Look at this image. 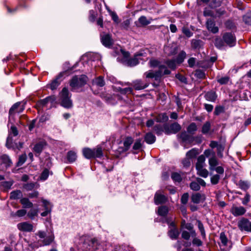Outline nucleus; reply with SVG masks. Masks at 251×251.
I'll return each mask as SVG.
<instances>
[{
	"instance_id": "obj_1",
	"label": "nucleus",
	"mask_w": 251,
	"mask_h": 251,
	"mask_svg": "<svg viewBox=\"0 0 251 251\" xmlns=\"http://www.w3.org/2000/svg\"><path fill=\"white\" fill-rule=\"evenodd\" d=\"M171 72L167 69L165 65H160L158 71L153 72L150 71L145 73V75L147 78H154L158 80L164 75H169Z\"/></svg>"
},
{
	"instance_id": "obj_2",
	"label": "nucleus",
	"mask_w": 251,
	"mask_h": 251,
	"mask_svg": "<svg viewBox=\"0 0 251 251\" xmlns=\"http://www.w3.org/2000/svg\"><path fill=\"white\" fill-rule=\"evenodd\" d=\"M60 104L66 108H70L73 106V103L68 89L64 87L59 94Z\"/></svg>"
},
{
	"instance_id": "obj_3",
	"label": "nucleus",
	"mask_w": 251,
	"mask_h": 251,
	"mask_svg": "<svg viewBox=\"0 0 251 251\" xmlns=\"http://www.w3.org/2000/svg\"><path fill=\"white\" fill-rule=\"evenodd\" d=\"M83 154L87 159H91L92 158H100L103 156L102 148L100 147L91 149L90 148H84L82 151Z\"/></svg>"
},
{
	"instance_id": "obj_4",
	"label": "nucleus",
	"mask_w": 251,
	"mask_h": 251,
	"mask_svg": "<svg viewBox=\"0 0 251 251\" xmlns=\"http://www.w3.org/2000/svg\"><path fill=\"white\" fill-rule=\"evenodd\" d=\"M87 80L88 77L85 75H75L70 80V85L74 89L81 87L86 84Z\"/></svg>"
},
{
	"instance_id": "obj_5",
	"label": "nucleus",
	"mask_w": 251,
	"mask_h": 251,
	"mask_svg": "<svg viewBox=\"0 0 251 251\" xmlns=\"http://www.w3.org/2000/svg\"><path fill=\"white\" fill-rule=\"evenodd\" d=\"M181 126L177 123L175 122L170 125L164 126V132L166 134H175L181 130Z\"/></svg>"
},
{
	"instance_id": "obj_6",
	"label": "nucleus",
	"mask_w": 251,
	"mask_h": 251,
	"mask_svg": "<svg viewBox=\"0 0 251 251\" xmlns=\"http://www.w3.org/2000/svg\"><path fill=\"white\" fill-rule=\"evenodd\" d=\"M25 103L22 104L21 102H17L14 104L9 111V118H13L16 113H21L25 109Z\"/></svg>"
},
{
	"instance_id": "obj_7",
	"label": "nucleus",
	"mask_w": 251,
	"mask_h": 251,
	"mask_svg": "<svg viewBox=\"0 0 251 251\" xmlns=\"http://www.w3.org/2000/svg\"><path fill=\"white\" fill-rule=\"evenodd\" d=\"M154 201L156 204L158 205L165 203L168 201V199L166 196L162 194L160 190H159L155 194Z\"/></svg>"
},
{
	"instance_id": "obj_8",
	"label": "nucleus",
	"mask_w": 251,
	"mask_h": 251,
	"mask_svg": "<svg viewBox=\"0 0 251 251\" xmlns=\"http://www.w3.org/2000/svg\"><path fill=\"white\" fill-rule=\"evenodd\" d=\"M223 40L230 47L234 46L236 43V38L231 33H224L223 36Z\"/></svg>"
},
{
	"instance_id": "obj_9",
	"label": "nucleus",
	"mask_w": 251,
	"mask_h": 251,
	"mask_svg": "<svg viewBox=\"0 0 251 251\" xmlns=\"http://www.w3.org/2000/svg\"><path fill=\"white\" fill-rule=\"evenodd\" d=\"M238 225L241 230L251 232V222L248 219H242L238 222Z\"/></svg>"
},
{
	"instance_id": "obj_10",
	"label": "nucleus",
	"mask_w": 251,
	"mask_h": 251,
	"mask_svg": "<svg viewBox=\"0 0 251 251\" xmlns=\"http://www.w3.org/2000/svg\"><path fill=\"white\" fill-rule=\"evenodd\" d=\"M100 40L102 44L105 47L110 48L113 45V40L111 36L109 34H102L100 35Z\"/></svg>"
},
{
	"instance_id": "obj_11",
	"label": "nucleus",
	"mask_w": 251,
	"mask_h": 251,
	"mask_svg": "<svg viewBox=\"0 0 251 251\" xmlns=\"http://www.w3.org/2000/svg\"><path fill=\"white\" fill-rule=\"evenodd\" d=\"M47 146L46 141L45 140L41 141L35 144L33 148V151L36 156H39Z\"/></svg>"
},
{
	"instance_id": "obj_12",
	"label": "nucleus",
	"mask_w": 251,
	"mask_h": 251,
	"mask_svg": "<svg viewBox=\"0 0 251 251\" xmlns=\"http://www.w3.org/2000/svg\"><path fill=\"white\" fill-rule=\"evenodd\" d=\"M56 100L55 96H50L47 97L46 98L39 100L37 103V106L38 107H44L47 106V104L50 102L52 104Z\"/></svg>"
},
{
	"instance_id": "obj_13",
	"label": "nucleus",
	"mask_w": 251,
	"mask_h": 251,
	"mask_svg": "<svg viewBox=\"0 0 251 251\" xmlns=\"http://www.w3.org/2000/svg\"><path fill=\"white\" fill-rule=\"evenodd\" d=\"M69 75V71L67 70L62 72H61L56 78L53 80L50 85V88L52 90L56 89L57 87L60 85V81L59 79L62 77L63 75Z\"/></svg>"
},
{
	"instance_id": "obj_14",
	"label": "nucleus",
	"mask_w": 251,
	"mask_h": 251,
	"mask_svg": "<svg viewBox=\"0 0 251 251\" xmlns=\"http://www.w3.org/2000/svg\"><path fill=\"white\" fill-rule=\"evenodd\" d=\"M177 136L182 140L183 142L188 144H192L194 141V137L188 134L186 131L181 132L177 135Z\"/></svg>"
},
{
	"instance_id": "obj_15",
	"label": "nucleus",
	"mask_w": 251,
	"mask_h": 251,
	"mask_svg": "<svg viewBox=\"0 0 251 251\" xmlns=\"http://www.w3.org/2000/svg\"><path fill=\"white\" fill-rule=\"evenodd\" d=\"M206 199L204 194L195 193L192 194L191 196V201L194 203H199L203 202Z\"/></svg>"
},
{
	"instance_id": "obj_16",
	"label": "nucleus",
	"mask_w": 251,
	"mask_h": 251,
	"mask_svg": "<svg viewBox=\"0 0 251 251\" xmlns=\"http://www.w3.org/2000/svg\"><path fill=\"white\" fill-rule=\"evenodd\" d=\"M246 212V209L243 206L233 205L230 209V212L234 216H239L244 215Z\"/></svg>"
},
{
	"instance_id": "obj_17",
	"label": "nucleus",
	"mask_w": 251,
	"mask_h": 251,
	"mask_svg": "<svg viewBox=\"0 0 251 251\" xmlns=\"http://www.w3.org/2000/svg\"><path fill=\"white\" fill-rule=\"evenodd\" d=\"M207 29L208 31L213 33H216L219 31V28L217 26H215V22L211 19H208L206 23Z\"/></svg>"
},
{
	"instance_id": "obj_18",
	"label": "nucleus",
	"mask_w": 251,
	"mask_h": 251,
	"mask_svg": "<svg viewBox=\"0 0 251 251\" xmlns=\"http://www.w3.org/2000/svg\"><path fill=\"white\" fill-rule=\"evenodd\" d=\"M18 227L20 230L26 232L31 231L33 229V226L27 222H23L18 225Z\"/></svg>"
},
{
	"instance_id": "obj_19",
	"label": "nucleus",
	"mask_w": 251,
	"mask_h": 251,
	"mask_svg": "<svg viewBox=\"0 0 251 251\" xmlns=\"http://www.w3.org/2000/svg\"><path fill=\"white\" fill-rule=\"evenodd\" d=\"M209 169L214 171L215 167L218 164V160L215 156V152L213 153V156L209 159Z\"/></svg>"
},
{
	"instance_id": "obj_20",
	"label": "nucleus",
	"mask_w": 251,
	"mask_h": 251,
	"mask_svg": "<svg viewBox=\"0 0 251 251\" xmlns=\"http://www.w3.org/2000/svg\"><path fill=\"white\" fill-rule=\"evenodd\" d=\"M0 159L1 163L3 164L6 168L10 167L12 164V162L9 157L6 154H3L0 156Z\"/></svg>"
},
{
	"instance_id": "obj_21",
	"label": "nucleus",
	"mask_w": 251,
	"mask_h": 251,
	"mask_svg": "<svg viewBox=\"0 0 251 251\" xmlns=\"http://www.w3.org/2000/svg\"><path fill=\"white\" fill-rule=\"evenodd\" d=\"M133 86L135 90H142L147 87L148 85L140 80H137L133 82Z\"/></svg>"
},
{
	"instance_id": "obj_22",
	"label": "nucleus",
	"mask_w": 251,
	"mask_h": 251,
	"mask_svg": "<svg viewBox=\"0 0 251 251\" xmlns=\"http://www.w3.org/2000/svg\"><path fill=\"white\" fill-rule=\"evenodd\" d=\"M133 141L134 139L131 136L126 137L124 141V151H128L131 145L133 143Z\"/></svg>"
},
{
	"instance_id": "obj_23",
	"label": "nucleus",
	"mask_w": 251,
	"mask_h": 251,
	"mask_svg": "<svg viewBox=\"0 0 251 251\" xmlns=\"http://www.w3.org/2000/svg\"><path fill=\"white\" fill-rule=\"evenodd\" d=\"M20 203L23 205L24 208H32L33 204L31 202L28 198H22L20 200Z\"/></svg>"
},
{
	"instance_id": "obj_24",
	"label": "nucleus",
	"mask_w": 251,
	"mask_h": 251,
	"mask_svg": "<svg viewBox=\"0 0 251 251\" xmlns=\"http://www.w3.org/2000/svg\"><path fill=\"white\" fill-rule=\"evenodd\" d=\"M141 55L142 53L135 54L133 58H130L127 61V64L128 66L132 67L137 65L139 63L137 56Z\"/></svg>"
},
{
	"instance_id": "obj_25",
	"label": "nucleus",
	"mask_w": 251,
	"mask_h": 251,
	"mask_svg": "<svg viewBox=\"0 0 251 251\" xmlns=\"http://www.w3.org/2000/svg\"><path fill=\"white\" fill-rule=\"evenodd\" d=\"M179 232L177 228H172L168 231V235L172 239H176L178 237Z\"/></svg>"
},
{
	"instance_id": "obj_26",
	"label": "nucleus",
	"mask_w": 251,
	"mask_h": 251,
	"mask_svg": "<svg viewBox=\"0 0 251 251\" xmlns=\"http://www.w3.org/2000/svg\"><path fill=\"white\" fill-rule=\"evenodd\" d=\"M205 157L204 155H200L197 158V161L196 164V169L199 168H203L205 166Z\"/></svg>"
},
{
	"instance_id": "obj_27",
	"label": "nucleus",
	"mask_w": 251,
	"mask_h": 251,
	"mask_svg": "<svg viewBox=\"0 0 251 251\" xmlns=\"http://www.w3.org/2000/svg\"><path fill=\"white\" fill-rule=\"evenodd\" d=\"M204 97L206 100L214 102L216 100L217 96L215 92L209 91L205 94Z\"/></svg>"
},
{
	"instance_id": "obj_28",
	"label": "nucleus",
	"mask_w": 251,
	"mask_h": 251,
	"mask_svg": "<svg viewBox=\"0 0 251 251\" xmlns=\"http://www.w3.org/2000/svg\"><path fill=\"white\" fill-rule=\"evenodd\" d=\"M145 141L149 144H151L155 141V136L151 132L147 133L145 136Z\"/></svg>"
},
{
	"instance_id": "obj_29",
	"label": "nucleus",
	"mask_w": 251,
	"mask_h": 251,
	"mask_svg": "<svg viewBox=\"0 0 251 251\" xmlns=\"http://www.w3.org/2000/svg\"><path fill=\"white\" fill-rule=\"evenodd\" d=\"M203 45V43L201 40L193 39L191 41V46L194 49H200Z\"/></svg>"
},
{
	"instance_id": "obj_30",
	"label": "nucleus",
	"mask_w": 251,
	"mask_h": 251,
	"mask_svg": "<svg viewBox=\"0 0 251 251\" xmlns=\"http://www.w3.org/2000/svg\"><path fill=\"white\" fill-rule=\"evenodd\" d=\"M199 154L198 149L193 148L186 153V157L189 159L195 158Z\"/></svg>"
},
{
	"instance_id": "obj_31",
	"label": "nucleus",
	"mask_w": 251,
	"mask_h": 251,
	"mask_svg": "<svg viewBox=\"0 0 251 251\" xmlns=\"http://www.w3.org/2000/svg\"><path fill=\"white\" fill-rule=\"evenodd\" d=\"M168 120V117L166 113L159 114L155 117V120L157 122H167Z\"/></svg>"
},
{
	"instance_id": "obj_32",
	"label": "nucleus",
	"mask_w": 251,
	"mask_h": 251,
	"mask_svg": "<svg viewBox=\"0 0 251 251\" xmlns=\"http://www.w3.org/2000/svg\"><path fill=\"white\" fill-rule=\"evenodd\" d=\"M93 83L99 87H102L105 85L104 80L101 76H100L94 79Z\"/></svg>"
},
{
	"instance_id": "obj_33",
	"label": "nucleus",
	"mask_w": 251,
	"mask_h": 251,
	"mask_svg": "<svg viewBox=\"0 0 251 251\" xmlns=\"http://www.w3.org/2000/svg\"><path fill=\"white\" fill-rule=\"evenodd\" d=\"M197 126L195 123H191L187 127V131L188 133L193 135L197 130Z\"/></svg>"
},
{
	"instance_id": "obj_34",
	"label": "nucleus",
	"mask_w": 251,
	"mask_h": 251,
	"mask_svg": "<svg viewBox=\"0 0 251 251\" xmlns=\"http://www.w3.org/2000/svg\"><path fill=\"white\" fill-rule=\"evenodd\" d=\"M76 154L75 151H69L67 153V158L69 162H73L75 161L76 159Z\"/></svg>"
},
{
	"instance_id": "obj_35",
	"label": "nucleus",
	"mask_w": 251,
	"mask_h": 251,
	"mask_svg": "<svg viewBox=\"0 0 251 251\" xmlns=\"http://www.w3.org/2000/svg\"><path fill=\"white\" fill-rule=\"evenodd\" d=\"M197 171V174L204 178H206L208 176V171L206 169H204L203 168H199L196 169Z\"/></svg>"
},
{
	"instance_id": "obj_36",
	"label": "nucleus",
	"mask_w": 251,
	"mask_h": 251,
	"mask_svg": "<svg viewBox=\"0 0 251 251\" xmlns=\"http://www.w3.org/2000/svg\"><path fill=\"white\" fill-rule=\"evenodd\" d=\"M22 196V192L20 190H16L10 193V198L13 200H16L20 198Z\"/></svg>"
},
{
	"instance_id": "obj_37",
	"label": "nucleus",
	"mask_w": 251,
	"mask_h": 251,
	"mask_svg": "<svg viewBox=\"0 0 251 251\" xmlns=\"http://www.w3.org/2000/svg\"><path fill=\"white\" fill-rule=\"evenodd\" d=\"M168 212V208L166 206H162L158 209V214L161 216H165Z\"/></svg>"
},
{
	"instance_id": "obj_38",
	"label": "nucleus",
	"mask_w": 251,
	"mask_h": 251,
	"mask_svg": "<svg viewBox=\"0 0 251 251\" xmlns=\"http://www.w3.org/2000/svg\"><path fill=\"white\" fill-rule=\"evenodd\" d=\"M186 56V52L182 50L178 54L177 57L176 59V61L177 62V63H179V64L181 63L184 61Z\"/></svg>"
},
{
	"instance_id": "obj_39",
	"label": "nucleus",
	"mask_w": 251,
	"mask_h": 251,
	"mask_svg": "<svg viewBox=\"0 0 251 251\" xmlns=\"http://www.w3.org/2000/svg\"><path fill=\"white\" fill-rule=\"evenodd\" d=\"M189 186L191 190L195 191H198L201 189V186L197 181H192L190 183Z\"/></svg>"
},
{
	"instance_id": "obj_40",
	"label": "nucleus",
	"mask_w": 251,
	"mask_h": 251,
	"mask_svg": "<svg viewBox=\"0 0 251 251\" xmlns=\"http://www.w3.org/2000/svg\"><path fill=\"white\" fill-rule=\"evenodd\" d=\"M38 209H31L27 213V216L31 219H33L35 216L38 215Z\"/></svg>"
},
{
	"instance_id": "obj_41",
	"label": "nucleus",
	"mask_w": 251,
	"mask_h": 251,
	"mask_svg": "<svg viewBox=\"0 0 251 251\" xmlns=\"http://www.w3.org/2000/svg\"><path fill=\"white\" fill-rule=\"evenodd\" d=\"M54 236L51 234L46 237L44 240H43V243L44 245H49L51 244L54 240Z\"/></svg>"
},
{
	"instance_id": "obj_42",
	"label": "nucleus",
	"mask_w": 251,
	"mask_h": 251,
	"mask_svg": "<svg viewBox=\"0 0 251 251\" xmlns=\"http://www.w3.org/2000/svg\"><path fill=\"white\" fill-rule=\"evenodd\" d=\"M203 15L205 17L210 16V17H214V18H215L217 17V15H215V14L212 10H211L208 8H205L204 10Z\"/></svg>"
},
{
	"instance_id": "obj_43",
	"label": "nucleus",
	"mask_w": 251,
	"mask_h": 251,
	"mask_svg": "<svg viewBox=\"0 0 251 251\" xmlns=\"http://www.w3.org/2000/svg\"><path fill=\"white\" fill-rule=\"evenodd\" d=\"M198 223V228L201 232V235L202 236L203 238L205 237V232L204 230V226L201 223V222L200 220H197Z\"/></svg>"
},
{
	"instance_id": "obj_44",
	"label": "nucleus",
	"mask_w": 251,
	"mask_h": 251,
	"mask_svg": "<svg viewBox=\"0 0 251 251\" xmlns=\"http://www.w3.org/2000/svg\"><path fill=\"white\" fill-rule=\"evenodd\" d=\"M27 156L25 153L21 155L19 157V160L17 162V166H22L26 161Z\"/></svg>"
},
{
	"instance_id": "obj_45",
	"label": "nucleus",
	"mask_w": 251,
	"mask_h": 251,
	"mask_svg": "<svg viewBox=\"0 0 251 251\" xmlns=\"http://www.w3.org/2000/svg\"><path fill=\"white\" fill-rule=\"evenodd\" d=\"M211 125L209 122H206L202 126L201 132L203 134L207 133L210 129Z\"/></svg>"
},
{
	"instance_id": "obj_46",
	"label": "nucleus",
	"mask_w": 251,
	"mask_h": 251,
	"mask_svg": "<svg viewBox=\"0 0 251 251\" xmlns=\"http://www.w3.org/2000/svg\"><path fill=\"white\" fill-rule=\"evenodd\" d=\"M142 146V139H138L136 140L132 149L134 150H137L140 149Z\"/></svg>"
},
{
	"instance_id": "obj_47",
	"label": "nucleus",
	"mask_w": 251,
	"mask_h": 251,
	"mask_svg": "<svg viewBox=\"0 0 251 251\" xmlns=\"http://www.w3.org/2000/svg\"><path fill=\"white\" fill-rule=\"evenodd\" d=\"M138 21L139 23L143 26H145L150 24V21L148 20L147 18L144 16L140 17Z\"/></svg>"
},
{
	"instance_id": "obj_48",
	"label": "nucleus",
	"mask_w": 251,
	"mask_h": 251,
	"mask_svg": "<svg viewBox=\"0 0 251 251\" xmlns=\"http://www.w3.org/2000/svg\"><path fill=\"white\" fill-rule=\"evenodd\" d=\"M172 178L175 181L179 182L182 180V177L180 175L177 173H173L171 175Z\"/></svg>"
},
{
	"instance_id": "obj_49",
	"label": "nucleus",
	"mask_w": 251,
	"mask_h": 251,
	"mask_svg": "<svg viewBox=\"0 0 251 251\" xmlns=\"http://www.w3.org/2000/svg\"><path fill=\"white\" fill-rule=\"evenodd\" d=\"M239 187L244 190H247L249 187V185L247 181L240 180L238 182Z\"/></svg>"
},
{
	"instance_id": "obj_50",
	"label": "nucleus",
	"mask_w": 251,
	"mask_h": 251,
	"mask_svg": "<svg viewBox=\"0 0 251 251\" xmlns=\"http://www.w3.org/2000/svg\"><path fill=\"white\" fill-rule=\"evenodd\" d=\"M220 239L224 246H226L227 245L228 239L224 232L220 233Z\"/></svg>"
},
{
	"instance_id": "obj_51",
	"label": "nucleus",
	"mask_w": 251,
	"mask_h": 251,
	"mask_svg": "<svg viewBox=\"0 0 251 251\" xmlns=\"http://www.w3.org/2000/svg\"><path fill=\"white\" fill-rule=\"evenodd\" d=\"M97 16V12L92 10L89 11V20L91 22H94Z\"/></svg>"
},
{
	"instance_id": "obj_52",
	"label": "nucleus",
	"mask_w": 251,
	"mask_h": 251,
	"mask_svg": "<svg viewBox=\"0 0 251 251\" xmlns=\"http://www.w3.org/2000/svg\"><path fill=\"white\" fill-rule=\"evenodd\" d=\"M220 179V176L219 175H215L211 177L210 181L212 184L216 185L219 183Z\"/></svg>"
},
{
	"instance_id": "obj_53",
	"label": "nucleus",
	"mask_w": 251,
	"mask_h": 251,
	"mask_svg": "<svg viewBox=\"0 0 251 251\" xmlns=\"http://www.w3.org/2000/svg\"><path fill=\"white\" fill-rule=\"evenodd\" d=\"M222 0H212L210 2V6L215 8L221 5Z\"/></svg>"
},
{
	"instance_id": "obj_54",
	"label": "nucleus",
	"mask_w": 251,
	"mask_h": 251,
	"mask_svg": "<svg viewBox=\"0 0 251 251\" xmlns=\"http://www.w3.org/2000/svg\"><path fill=\"white\" fill-rule=\"evenodd\" d=\"M229 80V77L228 76H224L221 78H218L217 79V81L221 84H227Z\"/></svg>"
},
{
	"instance_id": "obj_55",
	"label": "nucleus",
	"mask_w": 251,
	"mask_h": 251,
	"mask_svg": "<svg viewBox=\"0 0 251 251\" xmlns=\"http://www.w3.org/2000/svg\"><path fill=\"white\" fill-rule=\"evenodd\" d=\"M182 31L187 37H190L192 36L193 33L187 27L183 26L182 28Z\"/></svg>"
},
{
	"instance_id": "obj_56",
	"label": "nucleus",
	"mask_w": 251,
	"mask_h": 251,
	"mask_svg": "<svg viewBox=\"0 0 251 251\" xmlns=\"http://www.w3.org/2000/svg\"><path fill=\"white\" fill-rule=\"evenodd\" d=\"M109 13L111 15L112 20L114 21L116 24H118L120 23V20L119 19V17L118 15L115 12H113L112 11L109 10Z\"/></svg>"
},
{
	"instance_id": "obj_57",
	"label": "nucleus",
	"mask_w": 251,
	"mask_h": 251,
	"mask_svg": "<svg viewBox=\"0 0 251 251\" xmlns=\"http://www.w3.org/2000/svg\"><path fill=\"white\" fill-rule=\"evenodd\" d=\"M215 45L217 48L220 49L224 45V43L222 39L220 38H217L215 41Z\"/></svg>"
},
{
	"instance_id": "obj_58",
	"label": "nucleus",
	"mask_w": 251,
	"mask_h": 251,
	"mask_svg": "<svg viewBox=\"0 0 251 251\" xmlns=\"http://www.w3.org/2000/svg\"><path fill=\"white\" fill-rule=\"evenodd\" d=\"M189 196L188 193H184L181 198V202L183 204H186L188 202Z\"/></svg>"
},
{
	"instance_id": "obj_59",
	"label": "nucleus",
	"mask_w": 251,
	"mask_h": 251,
	"mask_svg": "<svg viewBox=\"0 0 251 251\" xmlns=\"http://www.w3.org/2000/svg\"><path fill=\"white\" fill-rule=\"evenodd\" d=\"M166 63L172 69L174 70L176 68V60H168L166 62Z\"/></svg>"
},
{
	"instance_id": "obj_60",
	"label": "nucleus",
	"mask_w": 251,
	"mask_h": 251,
	"mask_svg": "<svg viewBox=\"0 0 251 251\" xmlns=\"http://www.w3.org/2000/svg\"><path fill=\"white\" fill-rule=\"evenodd\" d=\"M224 112V108L221 106H217L214 112V113L216 115H219L221 113Z\"/></svg>"
},
{
	"instance_id": "obj_61",
	"label": "nucleus",
	"mask_w": 251,
	"mask_h": 251,
	"mask_svg": "<svg viewBox=\"0 0 251 251\" xmlns=\"http://www.w3.org/2000/svg\"><path fill=\"white\" fill-rule=\"evenodd\" d=\"M35 186L34 183H26L23 185V188L26 191L32 190Z\"/></svg>"
},
{
	"instance_id": "obj_62",
	"label": "nucleus",
	"mask_w": 251,
	"mask_h": 251,
	"mask_svg": "<svg viewBox=\"0 0 251 251\" xmlns=\"http://www.w3.org/2000/svg\"><path fill=\"white\" fill-rule=\"evenodd\" d=\"M49 174V170L47 169H45L41 175L40 179L42 180H46L48 178Z\"/></svg>"
},
{
	"instance_id": "obj_63",
	"label": "nucleus",
	"mask_w": 251,
	"mask_h": 251,
	"mask_svg": "<svg viewBox=\"0 0 251 251\" xmlns=\"http://www.w3.org/2000/svg\"><path fill=\"white\" fill-rule=\"evenodd\" d=\"M182 163L184 167H188L191 165L190 159L186 157L182 161Z\"/></svg>"
},
{
	"instance_id": "obj_64",
	"label": "nucleus",
	"mask_w": 251,
	"mask_h": 251,
	"mask_svg": "<svg viewBox=\"0 0 251 251\" xmlns=\"http://www.w3.org/2000/svg\"><path fill=\"white\" fill-rule=\"evenodd\" d=\"M243 21L247 24L251 23V14H247L244 16Z\"/></svg>"
}]
</instances>
